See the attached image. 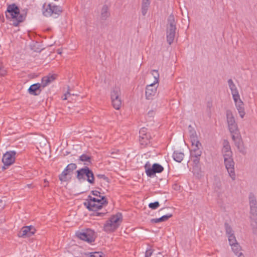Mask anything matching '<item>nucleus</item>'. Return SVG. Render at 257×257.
I'll use <instances>...</instances> for the list:
<instances>
[{
    "label": "nucleus",
    "instance_id": "nucleus-36",
    "mask_svg": "<svg viewBox=\"0 0 257 257\" xmlns=\"http://www.w3.org/2000/svg\"><path fill=\"white\" fill-rule=\"evenodd\" d=\"M147 128L145 127L142 128L140 131V137L143 139H145V136H146Z\"/></svg>",
    "mask_w": 257,
    "mask_h": 257
},
{
    "label": "nucleus",
    "instance_id": "nucleus-48",
    "mask_svg": "<svg viewBox=\"0 0 257 257\" xmlns=\"http://www.w3.org/2000/svg\"><path fill=\"white\" fill-rule=\"evenodd\" d=\"M189 128H191V127H191V125H189Z\"/></svg>",
    "mask_w": 257,
    "mask_h": 257
},
{
    "label": "nucleus",
    "instance_id": "nucleus-12",
    "mask_svg": "<svg viewBox=\"0 0 257 257\" xmlns=\"http://www.w3.org/2000/svg\"><path fill=\"white\" fill-rule=\"evenodd\" d=\"M36 231L35 227L32 225L25 226L21 228L18 235L19 237L23 238L29 237L33 235Z\"/></svg>",
    "mask_w": 257,
    "mask_h": 257
},
{
    "label": "nucleus",
    "instance_id": "nucleus-47",
    "mask_svg": "<svg viewBox=\"0 0 257 257\" xmlns=\"http://www.w3.org/2000/svg\"><path fill=\"white\" fill-rule=\"evenodd\" d=\"M232 139L233 140L235 141V136L234 135H232Z\"/></svg>",
    "mask_w": 257,
    "mask_h": 257
},
{
    "label": "nucleus",
    "instance_id": "nucleus-46",
    "mask_svg": "<svg viewBox=\"0 0 257 257\" xmlns=\"http://www.w3.org/2000/svg\"><path fill=\"white\" fill-rule=\"evenodd\" d=\"M217 188L218 189H220L221 188V184H220V183H219V185L218 186L217 185V186H216L215 188Z\"/></svg>",
    "mask_w": 257,
    "mask_h": 257
},
{
    "label": "nucleus",
    "instance_id": "nucleus-23",
    "mask_svg": "<svg viewBox=\"0 0 257 257\" xmlns=\"http://www.w3.org/2000/svg\"><path fill=\"white\" fill-rule=\"evenodd\" d=\"M151 4V0H142L141 12L143 16H145L147 13Z\"/></svg>",
    "mask_w": 257,
    "mask_h": 257
},
{
    "label": "nucleus",
    "instance_id": "nucleus-10",
    "mask_svg": "<svg viewBox=\"0 0 257 257\" xmlns=\"http://www.w3.org/2000/svg\"><path fill=\"white\" fill-rule=\"evenodd\" d=\"M16 152L14 151L7 152L4 154L2 158V162L4 164L2 169H6L5 166H9L14 163L16 159Z\"/></svg>",
    "mask_w": 257,
    "mask_h": 257
},
{
    "label": "nucleus",
    "instance_id": "nucleus-34",
    "mask_svg": "<svg viewBox=\"0 0 257 257\" xmlns=\"http://www.w3.org/2000/svg\"><path fill=\"white\" fill-rule=\"evenodd\" d=\"M228 238L229 244L230 245H232L234 244L237 243L236 238L234 234L231 235H229L228 236Z\"/></svg>",
    "mask_w": 257,
    "mask_h": 257
},
{
    "label": "nucleus",
    "instance_id": "nucleus-4",
    "mask_svg": "<svg viewBox=\"0 0 257 257\" xmlns=\"http://www.w3.org/2000/svg\"><path fill=\"white\" fill-rule=\"evenodd\" d=\"M177 21L174 16L171 14L168 18L166 28L167 41L169 45L173 42L176 35Z\"/></svg>",
    "mask_w": 257,
    "mask_h": 257
},
{
    "label": "nucleus",
    "instance_id": "nucleus-31",
    "mask_svg": "<svg viewBox=\"0 0 257 257\" xmlns=\"http://www.w3.org/2000/svg\"><path fill=\"white\" fill-rule=\"evenodd\" d=\"M224 226H225V231H226V233L227 235V236H228L229 235H231L234 234V232L232 230V228L227 223H225L224 224Z\"/></svg>",
    "mask_w": 257,
    "mask_h": 257
},
{
    "label": "nucleus",
    "instance_id": "nucleus-39",
    "mask_svg": "<svg viewBox=\"0 0 257 257\" xmlns=\"http://www.w3.org/2000/svg\"><path fill=\"white\" fill-rule=\"evenodd\" d=\"M151 222L153 223H157L160 222H163L161 217L159 218H154L151 220Z\"/></svg>",
    "mask_w": 257,
    "mask_h": 257
},
{
    "label": "nucleus",
    "instance_id": "nucleus-37",
    "mask_svg": "<svg viewBox=\"0 0 257 257\" xmlns=\"http://www.w3.org/2000/svg\"><path fill=\"white\" fill-rule=\"evenodd\" d=\"M172 216V214L168 213L161 217L163 222L166 221Z\"/></svg>",
    "mask_w": 257,
    "mask_h": 257
},
{
    "label": "nucleus",
    "instance_id": "nucleus-24",
    "mask_svg": "<svg viewBox=\"0 0 257 257\" xmlns=\"http://www.w3.org/2000/svg\"><path fill=\"white\" fill-rule=\"evenodd\" d=\"M184 155L183 153L177 151H174L173 157L176 162L180 163L183 159Z\"/></svg>",
    "mask_w": 257,
    "mask_h": 257
},
{
    "label": "nucleus",
    "instance_id": "nucleus-15",
    "mask_svg": "<svg viewBox=\"0 0 257 257\" xmlns=\"http://www.w3.org/2000/svg\"><path fill=\"white\" fill-rule=\"evenodd\" d=\"M157 84V83H152L146 86L145 95L147 99L152 100L153 99L157 93L158 86Z\"/></svg>",
    "mask_w": 257,
    "mask_h": 257
},
{
    "label": "nucleus",
    "instance_id": "nucleus-17",
    "mask_svg": "<svg viewBox=\"0 0 257 257\" xmlns=\"http://www.w3.org/2000/svg\"><path fill=\"white\" fill-rule=\"evenodd\" d=\"M233 99L240 116L243 118L245 115L243 102L240 100L239 95L237 97H233Z\"/></svg>",
    "mask_w": 257,
    "mask_h": 257
},
{
    "label": "nucleus",
    "instance_id": "nucleus-16",
    "mask_svg": "<svg viewBox=\"0 0 257 257\" xmlns=\"http://www.w3.org/2000/svg\"><path fill=\"white\" fill-rule=\"evenodd\" d=\"M250 213L254 217L257 216V201L253 193H250L248 196Z\"/></svg>",
    "mask_w": 257,
    "mask_h": 257
},
{
    "label": "nucleus",
    "instance_id": "nucleus-1",
    "mask_svg": "<svg viewBox=\"0 0 257 257\" xmlns=\"http://www.w3.org/2000/svg\"><path fill=\"white\" fill-rule=\"evenodd\" d=\"M91 193L96 197H92L89 195L88 200L84 203V205L90 211H96L100 209L103 206L108 204L106 198L101 196V193L97 190H93Z\"/></svg>",
    "mask_w": 257,
    "mask_h": 257
},
{
    "label": "nucleus",
    "instance_id": "nucleus-8",
    "mask_svg": "<svg viewBox=\"0 0 257 257\" xmlns=\"http://www.w3.org/2000/svg\"><path fill=\"white\" fill-rule=\"evenodd\" d=\"M224 163L229 176L231 178L232 180L234 181L236 176L234 171V162L232 157H224Z\"/></svg>",
    "mask_w": 257,
    "mask_h": 257
},
{
    "label": "nucleus",
    "instance_id": "nucleus-7",
    "mask_svg": "<svg viewBox=\"0 0 257 257\" xmlns=\"http://www.w3.org/2000/svg\"><path fill=\"white\" fill-rule=\"evenodd\" d=\"M76 236L79 239L85 241L88 243H91L95 240V233L90 229L76 232Z\"/></svg>",
    "mask_w": 257,
    "mask_h": 257
},
{
    "label": "nucleus",
    "instance_id": "nucleus-44",
    "mask_svg": "<svg viewBox=\"0 0 257 257\" xmlns=\"http://www.w3.org/2000/svg\"><path fill=\"white\" fill-rule=\"evenodd\" d=\"M106 213V211L103 212H97L96 213V215L97 216H102L104 215H105Z\"/></svg>",
    "mask_w": 257,
    "mask_h": 257
},
{
    "label": "nucleus",
    "instance_id": "nucleus-40",
    "mask_svg": "<svg viewBox=\"0 0 257 257\" xmlns=\"http://www.w3.org/2000/svg\"><path fill=\"white\" fill-rule=\"evenodd\" d=\"M153 253V250L151 248L146 250L145 253V257H150Z\"/></svg>",
    "mask_w": 257,
    "mask_h": 257
},
{
    "label": "nucleus",
    "instance_id": "nucleus-30",
    "mask_svg": "<svg viewBox=\"0 0 257 257\" xmlns=\"http://www.w3.org/2000/svg\"><path fill=\"white\" fill-rule=\"evenodd\" d=\"M77 168V165L75 163H70L68 164L65 168L66 171H67L70 173H72L74 170Z\"/></svg>",
    "mask_w": 257,
    "mask_h": 257
},
{
    "label": "nucleus",
    "instance_id": "nucleus-25",
    "mask_svg": "<svg viewBox=\"0 0 257 257\" xmlns=\"http://www.w3.org/2000/svg\"><path fill=\"white\" fill-rule=\"evenodd\" d=\"M70 173L67 171H66L65 169L64 171L61 173V174L59 176V179L61 182H66L68 181L70 177L69 178L68 176L70 175Z\"/></svg>",
    "mask_w": 257,
    "mask_h": 257
},
{
    "label": "nucleus",
    "instance_id": "nucleus-9",
    "mask_svg": "<svg viewBox=\"0 0 257 257\" xmlns=\"http://www.w3.org/2000/svg\"><path fill=\"white\" fill-rule=\"evenodd\" d=\"M146 172L149 177H152L156 174L159 173L164 170V168L160 164L155 163L151 167V164L148 162L145 165Z\"/></svg>",
    "mask_w": 257,
    "mask_h": 257
},
{
    "label": "nucleus",
    "instance_id": "nucleus-38",
    "mask_svg": "<svg viewBox=\"0 0 257 257\" xmlns=\"http://www.w3.org/2000/svg\"><path fill=\"white\" fill-rule=\"evenodd\" d=\"M71 95H74V94H71L70 92L69 89H68L67 92L64 95V96L62 97V98L63 100H66L67 99V97L70 96Z\"/></svg>",
    "mask_w": 257,
    "mask_h": 257
},
{
    "label": "nucleus",
    "instance_id": "nucleus-2",
    "mask_svg": "<svg viewBox=\"0 0 257 257\" xmlns=\"http://www.w3.org/2000/svg\"><path fill=\"white\" fill-rule=\"evenodd\" d=\"M5 13L8 19L14 20L13 25L15 26H17L20 23L23 22L26 15L20 14L19 8L15 4L9 5Z\"/></svg>",
    "mask_w": 257,
    "mask_h": 257
},
{
    "label": "nucleus",
    "instance_id": "nucleus-14",
    "mask_svg": "<svg viewBox=\"0 0 257 257\" xmlns=\"http://www.w3.org/2000/svg\"><path fill=\"white\" fill-rule=\"evenodd\" d=\"M201 144L199 142V143L192 144V149L191 150V156L192 157H195L196 159L194 160L195 163L199 162V157L202 154L201 150Z\"/></svg>",
    "mask_w": 257,
    "mask_h": 257
},
{
    "label": "nucleus",
    "instance_id": "nucleus-35",
    "mask_svg": "<svg viewBox=\"0 0 257 257\" xmlns=\"http://www.w3.org/2000/svg\"><path fill=\"white\" fill-rule=\"evenodd\" d=\"M160 206V204L158 201H156L155 202L150 203L149 204V208L152 209H156Z\"/></svg>",
    "mask_w": 257,
    "mask_h": 257
},
{
    "label": "nucleus",
    "instance_id": "nucleus-29",
    "mask_svg": "<svg viewBox=\"0 0 257 257\" xmlns=\"http://www.w3.org/2000/svg\"><path fill=\"white\" fill-rule=\"evenodd\" d=\"M87 257H104V254L101 251L89 252Z\"/></svg>",
    "mask_w": 257,
    "mask_h": 257
},
{
    "label": "nucleus",
    "instance_id": "nucleus-43",
    "mask_svg": "<svg viewBox=\"0 0 257 257\" xmlns=\"http://www.w3.org/2000/svg\"><path fill=\"white\" fill-rule=\"evenodd\" d=\"M154 114L155 112L153 110L149 111L148 113V115L150 117L153 116L154 115Z\"/></svg>",
    "mask_w": 257,
    "mask_h": 257
},
{
    "label": "nucleus",
    "instance_id": "nucleus-11",
    "mask_svg": "<svg viewBox=\"0 0 257 257\" xmlns=\"http://www.w3.org/2000/svg\"><path fill=\"white\" fill-rule=\"evenodd\" d=\"M226 117L228 128L231 134H236L238 132L237 124L231 110L226 111Z\"/></svg>",
    "mask_w": 257,
    "mask_h": 257
},
{
    "label": "nucleus",
    "instance_id": "nucleus-18",
    "mask_svg": "<svg viewBox=\"0 0 257 257\" xmlns=\"http://www.w3.org/2000/svg\"><path fill=\"white\" fill-rule=\"evenodd\" d=\"M42 86L40 83H37L30 86L28 89L29 93L33 95H38L40 94L42 90Z\"/></svg>",
    "mask_w": 257,
    "mask_h": 257
},
{
    "label": "nucleus",
    "instance_id": "nucleus-5",
    "mask_svg": "<svg viewBox=\"0 0 257 257\" xmlns=\"http://www.w3.org/2000/svg\"><path fill=\"white\" fill-rule=\"evenodd\" d=\"M76 178L79 181H85L86 177L87 181L91 184L94 183V176L93 172L87 166L81 168L76 171Z\"/></svg>",
    "mask_w": 257,
    "mask_h": 257
},
{
    "label": "nucleus",
    "instance_id": "nucleus-20",
    "mask_svg": "<svg viewBox=\"0 0 257 257\" xmlns=\"http://www.w3.org/2000/svg\"><path fill=\"white\" fill-rule=\"evenodd\" d=\"M223 158L232 157V153L231 151L230 145L227 142L224 143L223 147L222 150Z\"/></svg>",
    "mask_w": 257,
    "mask_h": 257
},
{
    "label": "nucleus",
    "instance_id": "nucleus-6",
    "mask_svg": "<svg viewBox=\"0 0 257 257\" xmlns=\"http://www.w3.org/2000/svg\"><path fill=\"white\" fill-rule=\"evenodd\" d=\"M120 95V87L118 86L113 87L110 92L111 99L113 107L116 110L119 109L122 104Z\"/></svg>",
    "mask_w": 257,
    "mask_h": 257
},
{
    "label": "nucleus",
    "instance_id": "nucleus-32",
    "mask_svg": "<svg viewBox=\"0 0 257 257\" xmlns=\"http://www.w3.org/2000/svg\"><path fill=\"white\" fill-rule=\"evenodd\" d=\"M152 74L153 75L154 78V81L153 83L158 84L159 79V74L158 73V71L156 70H153L152 71Z\"/></svg>",
    "mask_w": 257,
    "mask_h": 257
},
{
    "label": "nucleus",
    "instance_id": "nucleus-45",
    "mask_svg": "<svg viewBox=\"0 0 257 257\" xmlns=\"http://www.w3.org/2000/svg\"><path fill=\"white\" fill-rule=\"evenodd\" d=\"M238 257H244L242 252H239Z\"/></svg>",
    "mask_w": 257,
    "mask_h": 257
},
{
    "label": "nucleus",
    "instance_id": "nucleus-22",
    "mask_svg": "<svg viewBox=\"0 0 257 257\" xmlns=\"http://www.w3.org/2000/svg\"><path fill=\"white\" fill-rule=\"evenodd\" d=\"M110 14L109 12V8L106 5L103 6L101 10L100 17L103 20H106L108 17H109Z\"/></svg>",
    "mask_w": 257,
    "mask_h": 257
},
{
    "label": "nucleus",
    "instance_id": "nucleus-41",
    "mask_svg": "<svg viewBox=\"0 0 257 257\" xmlns=\"http://www.w3.org/2000/svg\"><path fill=\"white\" fill-rule=\"evenodd\" d=\"M96 177L99 179H102L105 180L106 182H108V178L106 177L104 174H97Z\"/></svg>",
    "mask_w": 257,
    "mask_h": 257
},
{
    "label": "nucleus",
    "instance_id": "nucleus-19",
    "mask_svg": "<svg viewBox=\"0 0 257 257\" xmlns=\"http://www.w3.org/2000/svg\"><path fill=\"white\" fill-rule=\"evenodd\" d=\"M56 79L55 75H48L44 76L42 79V83H40L42 88H44Z\"/></svg>",
    "mask_w": 257,
    "mask_h": 257
},
{
    "label": "nucleus",
    "instance_id": "nucleus-3",
    "mask_svg": "<svg viewBox=\"0 0 257 257\" xmlns=\"http://www.w3.org/2000/svg\"><path fill=\"white\" fill-rule=\"evenodd\" d=\"M122 214L119 212L112 215L104 224L103 230L107 232L114 231L120 225L122 221Z\"/></svg>",
    "mask_w": 257,
    "mask_h": 257
},
{
    "label": "nucleus",
    "instance_id": "nucleus-13",
    "mask_svg": "<svg viewBox=\"0 0 257 257\" xmlns=\"http://www.w3.org/2000/svg\"><path fill=\"white\" fill-rule=\"evenodd\" d=\"M62 12L61 7L49 4L43 11V14L46 17L51 16L53 14L59 15Z\"/></svg>",
    "mask_w": 257,
    "mask_h": 257
},
{
    "label": "nucleus",
    "instance_id": "nucleus-27",
    "mask_svg": "<svg viewBox=\"0 0 257 257\" xmlns=\"http://www.w3.org/2000/svg\"><path fill=\"white\" fill-rule=\"evenodd\" d=\"M79 160L82 162H84V165L88 166L90 165L91 162V157L86 154H82L79 157Z\"/></svg>",
    "mask_w": 257,
    "mask_h": 257
},
{
    "label": "nucleus",
    "instance_id": "nucleus-26",
    "mask_svg": "<svg viewBox=\"0 0 257 257\" xmlns=\"http://www.w3.org/2000/svg\"><path fill=\"white\" fill-rule=\"evenodd\" d=\"M70 173L67 171H66L65 169L64 171L61 173V174L59 176V179L61 182H66L68 181L70 177L69 178L68 176L70 175Z\"/></svg>",
    "mask_w": 257,
    "mask_h": 257
},
{
    "label": "nucleus",
    "instance_id": "nucleus-28",
    "mask_svg": "<svg viewBox=\"0 0 257 257\" xmlns=\"http://www.w3.org/2000/svg\"><path fill=\"white\" fill-rule=\"evenodd\" d=\"M190 138L192 144L199 143L196 132L194 130H189Z\"/></svg>",
    "mask_w": 257,
    "mask_h": 257
},
{
    "label": "nucleus",
    "instance_id": "nucleus-42",
    "mask_svg": "<svg viewBox=\"0 0 257 257\" xmlns=\"http://www.w3.org/2000/svg\"><path fill=\"white\" fill-rule=\"evenodd\" d=\"M6 74V70L2 67H0V76H5Z\"/></svg>",
    "mask_w": 257,
    "mask_h": 257
},
{
    "label": "nucleus",
    "instance_id": "nucleus-33",
    "mask_svg": "<svg viewBox=\"0 0 257 257\" xmlns=\"http://www.w3.org/2000/svg\"><path fill=\"white\" fill-rule=\"evenodd\" d=\"M231 246L232 249L235 254L239 253V251L241 250V247L238 243H235Z\"/></svg>",
    "mask_w": 257,
    "mask_h": 257
},
{
    "label": "nucleus",
    "instance_id": "nucleus-21",
    "mask_svg": "<svg viewBox=\"0 0 257 257\" xmlns=\"http://www.w3.org/2000/svg\"><path fill=\"white\" fill-rule=\"evenodd\" d=\"M228 84L229 87L231 90L233 98V97H235V98L237 97L238 96H239V95L237 89L231 79H229L228 80Z\"/></svg>",
    "mask_w": 257,
    "mask_h": 257
}]
</instances>
